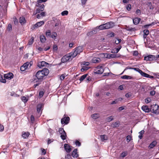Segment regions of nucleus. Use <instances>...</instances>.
Listing matches in <instances>:
<instances>
[{
	"mask_svg": "<svg viewBox=\"0 0 159 159\" xmlns=\"http://www.w3.org/2000/svg\"><path fill=\"white\" fill-rule=\"evenodd\" d=\"M113 120V118L112 116L108 117L106 119V121L108 122H110Z\"/></svg>",
	"mask_w": 159,
	"mask_h": 159,
	"instance_id": "obj_40",
	"label": "nucleus"
},
{
	"mask_svg": "<svg viewBox=\"0 0 159 159\" xmlns=\"http://www.w3.org/2000/svg\"><path fill=\"white\" fill-rule=\"evenodd\" d=\"M4 129V127L3 125L0 124V131H2Z\"/></svg>",
	"mask_w": 159,
	"mask_h": 159,
	"instance_id": "obj_60",
	"label": "nucleus"
},
{
	"mask_svg": "<svg viewBox=\"0 0 159 159\" xmlns=\"http://www.w3.org/2000/svg\"><path fill=\"white\" fill-rule=\"evenodd\" d=\"M26 20L24 17H21L20 18L19 22L21 25H23L26 23Z\"/></svg>",
	"mask_w": 159,
	"mask_h": 159,
	"instance_id": "obj_18",
	"label": "nucleus"
},
{
	"mask_svg": "<svg viewBox=\"0 0 159 159\" xmlns=\"http://www.w3.org/2000/svg\"><path fill=\"white\" fill-rule=\"evenodd\" d=\"M145 132V131L144 130H143L140 131L139 133V138L140 139H141L142 138L143 136L142 135L144 134Z\"/></svg>",
	"mask_w": 159,
	"mask_h": 159,
	"instance_id": "obj_32",
	"label": "nucleus"
},
{
	"mask_svg": "<svg viewBox=\"0 0 159 159\" xmlns=\"http://www.w3.org/2000/svg\"><path fill=\"white\" fill-rule=\"evenodd\" d=\"M31 63H32V62L31 61L30 62V63H29V62H26L25 63H27V64L26 65V66H25V67H27V69L29 68L31 65Z\"/></svg>",
	"mask_w": 159,
	"mask_h": 159,
	"instance_id": "obj_41",
	"label": "nucleus"
},
{
	"mask_svg": "<svg viewBox=\"0 0 159 159\" xmlns=\"http://www.w3.org/2000/svg\"><path fill=\"white\" fill-rule=\"evenodd\" d=\"M7 30L9 31H10L12 30V26L11 25V24H9L8 25L7 28Z\"/></svg>",
	"mask_w": 159,
	"mask_h": 159,
	"instance_id": "obj_49",
	"label": "nucleus"
},
{
	"mask_svg": "<svg viewBox=\"0 0 159 159\" xmlns=\"http://www.w3.org/2000/svg\"><path fill=\"white\" fill-rule=\"evenodd\" d=\"M30 134L29 132H23L22 134V136L24 139H26L29 136Z\"/></svg>",
	"mask_w": 159,
	"mask_h": 159,
	"instance_id": "obj_23",
	"label": "nucleus"
},
{
	"mask_svg": "<svg viewBox=\"0 0 159 159\" xmlns=\"http://www.w3.org/2000/svg\"><path fill=\"white\" fill-rule=\"evenodd\" d=\"M57 49V47L56 45H54L53 47V51H56Z\"/></svg>",
	"mask_w": 159,
	"mask_h": 159,
	"instance_id": "obj_59",
	"label": "nucleus"
},
{
	"mask_svg": "<svg viewBox=\"0 0 159 159\" xmlns=\"http://www.w3.org/2000/svg\"><path fill=\"white\" fill-rule=\"evenodd\" d=\"M98 26H97L95 29H94L91 32H90L89 33V34H96L98 31V30H99V28H98Z\"/></svg>",
	"mask_w": 159,
	"mask_h": 159,
	"instance_id": "obj_29",
	"label": "nucleus"
},
{
	"mask_svg": "<svg viewBox=\"0 0 159 159\" xmlns=\"http://www.w3.org/2000/svg\"><path fill=\"white\" fill-rule=\"evenodd\" d=\"M44 23V22L43 21H41L38 22H37L35 24L33 27V28L35 29L36 28H37L40 27L43 25Z\"/></svg>",
	"mask_w": 159,
	"mask_h": 159,
	"instance_id": "obj_14",
	"label": "nucleus"
},
{
	"mask_svg": "<svg viewBox=\"0 0 159 159\" xmlns=\"http://www.w3.org/2000/svg\"><path fill=\"white\" fill-rule=\"evenodd\" d=\"M121 46H119L118 48H116L114 49L113 52L114 53H117L121 49Z\"/></svg>",
	"mask_w": 159,
	"mask_h": 159,
	"instance_id": "obj_35",
	"label": "nucleus"
},
{
	"mask_svg": "<svg viewBox=\"0 0 159 159\" xmlns=\"http://www.w3.org/2000/svg\"><path fill=\"white\" fill-rule=\"evenodd\" d=\"M43 104H39L37 106V111L38 113H39L40 111L43 110Z\"/></svg>",
	"mask_w": 159,
	"mask_h": 159,
	"instance_id": "obj_13",
	"label": "nucleus"
},
{
	"mask_svg": "<svg viewBox=\"0 0 159 159\" xmlns=\"http://www.w3.org/2000/svg\"><path fill=\"white\" fill-rule=\"evenodd\" d=\"M57 35V34L56 32H54L52 33L51 35V37L53 39H55Z\"/></svg>",
	"mask_w": 159,
	"mask_h": 159,
	"instance_id": "obj_45",
	"label": "nucleus"
},
{
	"mask_svg": "<svg viewBox=\"0 0 159 159\" xmlns=\"http://www.w3.org/2000/svg\"><path fill=\"white\" fill-rule=\"evenodd\" d=\"M44 7V5L43 4H40V5L39 7H39L38 8L36 9V11H37V13H39L40 11H43Z\"/></svg>",
	"mask_w": 159,
	"mask_h": 159,
	"instance_id": "obj_15",
	"label": "nucleus"
},
{
	"mask_svg": "<svg viewBox=\"0 0 159 159\" xmlns=\"http://www.w3.org/2000/svg\"><path fill=\"white\" fill-rule=\"evenodd\" d=\"M48 73L49 70L47 69L44 68L41 70H39L37 72L35 76L33 77L32 79V81L34 82H38L39 80L43 79Z\"/></svg>",
	"mask_w": 159,
	"mask_h": 159,
	"instance_id": "obj_1",
	"label": "nucleus"
},
{
	"mask_svg": "<svg viewBox=\"0 0 159 159\" xmlns=\"http://www.w3.org/2000/svg\"><path fill=\"white\" fill-rule=\"evenodd\" d=\"M114 25V23L110 22L99 25L98 26V28L99 30L107 29L112 28Z\"/></svg>",
	"mask_w": 159,
	"mask_h": 159,
	"instance_id": "obj_2",
	"label": "nucleus"
},
{
	"mask_svg": "<svg viewBox=\"0 0 159 159\" xmlns=\"http://www.w3.org/2000/svg\"><path fill=\"white\" fill-rule=\"evenodd\" d=\"M89 64V63L88 62H83V63L82 64V65H83V66H88Z\"/></svg>",
	"mask_w": 159,
	"mask_h": 159,
	"instance_id": "obj_51",
	"label": "nucleus"
},
{
	"mask_svg": "<svg viewBox=\"0 0 159 159\" xmlns=\"http://www.w3.org/2000/svg\"><path fill=\"white\" fill-rule=\"evenodd\" d=\"M127 30L130 31H134L135 30V28H129L128 27L127 28Z\"/></svg>",
	"mask_w": 159,
	"mask_h": 159,
	"instance_id": "obj_46",
	"label": "nucleus"
},
{
	"mask_svg": "<svg viewBox=\"0 0 159 159\" xmlns=\"http://www.w3.org/2000/svg\"><path fill=\"white\" fill-rule=\"evenodd\" d=\"M136 13L138 15H140L141 14V11L139 9H137L136 11Z\"/></svg>",
	"mask_w": 159,
	"mask_h": 159,
	"instance_id": "obj_53",
	"label": "nucleus"
},
{
	"mask_svg": "<svg viewBox=\"0 0 159 159\" xmlns=\"http://www.w3.org/2000/svg\"><path fill=\"white\" fill-rule=\"evenodd\" d=\"M5 79V78L3 79L1 75L0 76V81L1 82L3 83H5L6 82V80Z\"/></svg>",
	"mask_w": 159,
	"mask_h": 159,
	"instance_id": "obj_44",
	"label": "nucleus"
},
{
	"mask_svg": "<svg viewBox=\"0 0 159 159\" xmlns=\"http://www.w3.org/2000/svg\"><path fill=\"white\" fill-rule=\"evenodd\" d=\"M75 144L76 145H77L79 146H80L81 145L80 143L78 141H76L75 142Z\"/></svg>",
	"mask_w": 159,
	"mask_h": 159,
	"instance_id": "obj_64",
	"label": "nucleus"
},
{
	"mask_svg": "<svg viewBox=\"0 0 159 159\" xmlns=\"http://www.w3.org/2000/svg\"><path fill=\"white\" fill-rule=\"evenodd\" d=\"M26 64L27 63H25L22 66H21V67L20 68V69L21 71H24L26 69H27V67H25Z\"/></svg>",
	"mask_w": 159,
	"mask_h": 159,
	"instance_id": "obj_33",
	"label": "nucleus"
},
{
	"mask_svg": "<svg viewBox=\"0 0 159 159\" xmlns=\"http://www.w3.org/2000/svg\"><path fill=\"white\" fill-rule=\"evenodd\" d=\"M13 77V75L12 73H9L7 74H5L4 75V77L8 80H11Z\"/></svg>",
	"mask_w": 159,
	"mask_h": 159,
	"instance_id": "obj_8",
	"label": "nucleus"
},
{
	"mask_svg": "<svg viewBox=\"0 0 159 159\" xmlns=\"http://www.w3.org/2000/svg\"><path fill=\"white\" fill-rule=\"evenodd\" d=\"M95 71L96 74H102L104 71V69L102 66L99 65L97 67Z\"/></svg>",
	"mask_w": 159,
	"mask_h": 159,
	"instance_id": "obj_4",
	"label": "nucleus"
},
{
	"mask_svg": "<svg viewBox=\"0 0 159 159\" xmlns=\"http://www.w3.org/2000/svg\"><path fill=\"white\" fill-rule=\"evenodd\" d=\"M155 59V57L153 55H149L146 57H145L144 60L146 61H152Z\"/></svg>",
	"mask_w": 159,
	"mask_h": 159,
	"instance_id": "obj_16",
	"label": "nucleus"
},
{
	"mask_svg": "<svg viewBox=\"0 0 159 159\" xmlns=\"http://www.w3.org/2000/svg\"><path fill=\"white\" fill-rule=\"evenodd\" d=\"M89 68V67H88L83 66L82 68L81 69V70L82 72H83L85 70H88Z\"/></svg>",
	"mask_w": 159,
	"mask_h": 159,
	"instance_id": "obj_38",
	"label": "nucleus"
},
{
	"mask_svg": "<svg viewBox=\"0 0 159 159\" xmlns=\"http://www.w3.org/2000/svg\"><path fill=\"white\" fill-rule=\"evenodd\" d=\"M127 154V152L125 151L122 152L120 154V156L122 157H125Z\"/></svg>",
	"mask_w": 159,
	"mask_h": 159,
	"instance_id": "obj_39",
	"label": "nucleus"
},
{
	"mask_svg": "<svg viewBox=\"0 0 159 159\" xmlns=\"http://www.w3.org/2000/svg\"><path fill=\"white\" fill-rule=\"evenodd\" d=\"M31 120L32 122H33L34 120V117L33 115H31L30 117Z\"/></svg>",
	"mask_w": 159,
	"mask_h": 159,
	"instance_id": "obj_63",
	"label": "nucleus"
},
{
	"mask_svg": "<svg viewBox=\"0 0 159 159\" xmlns=\"http://www.w3.org/2000/svg\"><path fill=\"white\" fill-rule=\"evenodd\" d=\"M151 101V99L149 98H148L145 99V102L146 103H149Z\"/></svg>",
	"mask_w": 159,
	"mask_h": 159,
	"instance_id": "obj_54",
	"label": "nucleus"
},
{
	"mask_svg": "<svg viewBox=\"0 0 159 159\" xmlns=\"http://www.w3.org/2000/svg\"><path fill=\"white\" fill-rule=\"evenodd\" d=\"M75 50L77 52L78 54H80V53L82 52L83 51V47L81 46H79L76 48Z\"/></svg>",
	"mask_w": 159,
	"mask_h": 159,
	"instance_id": "obj_22",
	"label": "nucleus"
},
{
	"mask_svg": "<svg viewBox=\"0 0 159 159\" xmlns=\"http://www.w3.org/2000/svg\"><path fill=\"white\" fill-rule=\"evenodd\" d=\"M127 140L128 142H129L131 139V137L130 136L128 135L126 137Z\"/></svg>",
	"mask_w": 159,
	"mask_h": 159,
	"instance_id": "obj_58",
	"label": "nucleus"
},
{
	"mask_svg": "<svg viewBox=\"0 0 159 159\" xmlns=\"http://www.w3.org/2000/svg\"><path fill=\"white\" fill-rule=\"evenodd\" d=\"M131 8V4H128L126 7V9L128 11H130Z\"/></svg>",
	"mask_w": 159,
	"mask_h": 159,
	"instance_id": "obj_52",
	"label": "nucleus"
},
{
	"mask_svg": "<svg viewBox=\"0 0 159 159\" xmlns=\"http://www.w3.org/2000/svg\"><path fill=\"white\" fill-rule=\"evenodd\" d=\"M152 112L156 114L158 113V105H155L152 106Z\"/></svg>",
	"mask_w": 159,
	"mask_h": 159,
	"instance_id": "obj_11",
	"label": "nucleus"
},
{
	"mask_svg": "<svg viewBox=\"0 0 159 159\" xmlns=\"http://www.w3.org/2000/svg\"><path fill=\"white\" fill-rule=\"evenodd\" d=\"M64 147L66 151L68 153L70 152L71 151V146L67 144H65L64 145Z\"/></svg>",
	"mask_w": 159,
	"mask_h": 159,
	"instance_id": "obj_12",
	"label": "nucleus"
},
{
	"mask_svg": "<svg viewBox=\"0 0 159 159\" xmlns=\"http://www.w3.org/2000/svg\"><path fill=\"white\" fill-rule=\"evenodd\" d=\"M102 57H103L107 58H114L115 57V55L114 54H108L107 53H102L101 54Z\"/></svg>",
	"mask_w": 159,
	"mask_h": 159,
	"instance_id": "obj_7",
	"label": "nucleus"
},
{
	"mask_svg": "<svg viewBox=\"0 0 159 159\" xmlns=\"http://www.w3.org/2000/svg\"><path fill=\"white\" fill-rule=\"evenodd\" d=\"M11 95L12 96H13L15 97H19V95H17V94H16L15 93H14V92L11 93Z\"/></svg>",
	"mask_w": 159,
	"mask_h": 159,
	"instance_id": "obj_62",
	"label": "nucleus"
},
{
	"mask_svg": "<svg viewBox=\"0 0 159 159\" xmlns=\"http://www.w3.org/2000/svg\"><path fill=\"white\" fill-rule=\"evenodd\" d=\"M70 120V118L69 117H64L61 119V122L62 124H67L68 123V122Z\"/></svg>",
	"mask_w": 159,
	"mask_h": 159,
	"instance_id": "obj_9",
	"label": "nucleus"
},
{
	"mask_svg": "<svg viewBox=\"0 0 159 159\" xmlns=\"http://www.w3.org/2000/svg\"><path fill=\"white\" fill-rule=\"evenodd\" d=\"M47 0H38L36 4V6L39 7L41 3L43 2H45Z\"/></svg>",
	"mask_w": 159,
	"mask_h": 159,
	"instance_id": "obj_28",
	"label": "nucleus"
},
{
	"mask_svg": "<svg viewBox=\"0 0 159 159\" xmlns=\"http://www.w3.org/2000/svg\"><path fill=\"white\" fill-rule=\"evenodd\" d=\"M119 125V122L118 121H116L114 123H112V126L113 127H118Z\"/></svg>",
	"mask_w": 159,
	"mask_h": 159,
	"instance_id": "obj_31",
	"label": "nucleus"
},
{
	"mask_svg": "<svg viewBox=\"0 0 159 159\" xmlns=\"http://www.w3.org/2000/svg\"><path fill=\"white\" fill-rule=\"evenodd\" d=\"M40 39L41 41L43 43L46 40V39L44 36L42 35V36H40Z\"/></svg>",
	"mask_w": 159,
	"mask_h": 159,
	"instance_id": "obj_34",
	"label": "nucleus"
},
{
	"mask_svg": "<svg viewBox=\"0 0 159 159\" xmlns=\"http://www.w3.org/2000/svg\"><path fill=\"white\" fill-rule=\"evenodd\" d=\"M65 158L66 159H70L71 158V157L69 154H67L66 155Z\"/></svg>",
	"mask_w": 159,
	"mask_h": 159,
	"instance_id": "obj_57",
	"label": "nucleus"
},
{
	"mask_svg": "<svg viewBox=\"0 0 159 159\" xmlns=\"http://www.w3.org/2000/svg\"><path fill=\"white\" fill-rule=\"evenodd\" d=\"M34 41V38L33 37H31L30 39V40L28 43V44L29 45H31L33 43Z\"/></svg>",
	"mask_w": 159,
	"mask_h": 159,
	"instance_id": "obj_37",
	"label": "nucleus"
},
{
	"mask_svg": "<svg viewBox=\"0 0 159 159\" xmlns=\"http://www.w3.org/2000/svg\"><path fill=\"white\" fill-rule=\"evenodd\" d=\"M157 143L156 141H153L148 146V147L150 148H153L157 144Z\"/></svg>",
	"mask_w": 159,
	"mask_h": 159,
	"instance_id": "obj_26",
	"label": "nucleus"
},
{
	"mask_svg": "<svg viewBox=\"0 0 159 159\" xmlns=\"http://www.w3.org/2000/svg\"><path fill=\"white\" fill-rule=\"evenodd\" d=\"M121 78L123 79H131L132 77L130 76L125 75L121 76Z\"/></svg>",
	"mask_w": 159,
	"mask_h": 159,
	"instance_id": "obj_30",
	"label": "nucleus"
},
{
	"mask_svg": "<svg viewBox=\"0 0 159 159\" xmlns=\"http://www.w3.org/2000/svg\"><path fill=\"white\" fill-rule=\"evenodd\" d=\"M48 63L44 61H42L39 63L38 66L40 68H42L44 66H46L48 65Z\"/></svg>",
	"mask_w": 159,
	"mask_h": 159,
	"instance_id": "obj_10",
	"label": "nucleus"
},
{
	"mask_svg": "<svg viewBox=\"0 0 159 159\" xmlns=\"http://www.w3.org/2000/svg\"><path fill=\"white\" fill-rule=\"evenodd\" d=\"M77 149H75L74 150L72 153V156L74 158H77L78 157V154L77 152Z\"/></svg>",
	"mask_w": 159,
	"mask_h": 159,
	"instance_id": "obj_19",
	"label": "nucleus"
},
{
	"mask_svg": "<svg viewBox=\"0 0 159 159\" xmlns=\"http://www.w3.org/2000/svg\"><path fill=\"white\" fill-rule=\"evenodd\" d=\"M21 99L22 101L24 103H26L28 101V99L25 96H23L21 97Z\"/></svg>",
	"mask_w": 159,
	"mask_h": 159,
	"instance_id": "obj_43",
	"label": "nucleus"
},
{
	"mask_svg": "<svg viewBox=\"0 0 159 159\" xmlns=\"http://www.w3.org/2000/svg\"><path fill=\"white\" fill-rule=\"evenodd\" d=\"M87 74H84L82 75L80 77V80L81 81H83L87 77Z\"/></svg>",
	"mask_w": 159,
	"mask_h": 159,
	"instance_id": "obj_36",
	"label": "nucleus"
},
{
	"mask_svg": "<svg viewBox=\"0 0 159 159\" xmlns=\"http://www.w3.org/2000/svg\"><path fill=\"white\" fill-rule=\"evenodd\" d=\"M142 110L146 112H149L151 110L147 106H143L142 107Z\"/></svg>",
	"mask_w": 159,
	"mask_h": 159,
	"instance_id": "obj_17",
	"label": "nucleus"
},
{
	"mask_svg": "<svg viewBox=\"0 0 159 159\" xmlns=\"http://www.w3.org/2000/svg\"><path fill=\"white\" fill-rule=\"evenodd\" d=\"M118 102V99H116L114 101H113L111 103V104H116Z\"/></svg>",
	"mask_w": 159,
	"mask_h": 159,
	"instance_id": "obj_55",
	"label": "nucleus"
},
{
	"mask_svg": "<svg viewBox=\"0 0 159 159\" xmlns=\"http://www.w3.org/2000/svg\"><path fill=\"white\" fill-rule=\"evenodd\" d=\"M59 133L61 134V139L63 140H65L66 138V135L63 129L60 128L59 129Z\"/></svg>",
	"mask_w": 159,
	"mask_h": 159,
	"instance_id": "obj_5",
	"label": "nucleus"
},
{
	"mask_svg": "<svg viewBox=\"0 0 159 159\" xmlns=\"http://www.w3.org/2000/svg\"><path fill=\"white\" fill-rule=\"evenodd\" d=\"M78 53L75 50L73 52L70 53L69 54V55L70 56V57L72 58V59L75 57Z\"/></svg>",
	"mask_w": 159,
	"mask_h": 159,
	"instance_id": "obj_20",
	"label": "nucleus"
},
{
	"mask_svg": "<svg viewBox=\"0 0 159 159\" xmlns=\"http://www.w3.org/2000/svg\"><path fill=\"white\" fill-rule=\"evenodd\" d=\"M46 35L47 36H50L51 35V31L48 30L46 31Z\"/></svg>",
	"mask_w": 159,
	"mask_h": 159,
	"instance_id": "obj_50",
	"label": "nucleus"
},
{
	"mask_svg": "<svg viewBox=\"0 0 159 159\" xmlns=\"http://www.w3.org/2000/svg\"><path fill=\"white\" fill-rule=\"evenodd\" d=\"M65 78V76L64 75H61L60 77V79L61 80H63Z\"/></svg>",
	"mask_w": 159,
	"mask_h": 159,
	"instance_id": "obj_61",
	"label": "nucleus"
},
{
	"mask_svg": "<svg viewBox=\"0 0 159 159\" xmlns=\"http://www.w3.org/2000/svg\"><path fill=\"white\" fill-rule=\"evenodd\" d=\"M91 117L94 119H96L100 117V115L98 113H95L91 115Z\"/></svg>",
	"mask_w": 159,
	"mask_h": 159,
	"instance_id": "obj_24",
	"label": "nucleus"
},
{
	"mask_svg": "<svg viewBox=\"0 0 159 159\" xmlns=\"http://www.w3.org/2000/svg\"><path fill=\"white\" fill-rule=\"evenodd\" d=\"M43 94L44 92L43 91H40V92H39V95L40 98H41L42 97Z\"/></svg>",
	"mask_w": 159,
	"mask_h": 159,
	"instance_id": "obj_56",
	"label": "nucleus"
},
{
	"mask_svg": "<svg viewBox=\"0 0 159 159\" xmlns=\"http://www.w3.org/2000/svg\"><path fill=\"white\" fill-rule=\"evenodd\" d=\"M134 69L138 71L141 75L143 77L150 79H153L154 78V77L153 76L150 75L149 74L143 72L142 70L138 68H135Z\"/></svg>",
	"mask_w": 159,
	"mask_h": 159,
	"instance_id": "obj_3",
	"label": "nucleus"
},
{
	"mask_svg": "<svg viewBox=\"0 0 159 159\" xmlns=\"http://www.w3.org/2000/svg\"><path fill=\"white\" fill-rule=\"evenodd\" d=\"M143 33L145 35H148L149 33V31L148 30H143Z\"/></svg>",
	"mask_w": 159,
	"mask_h": 159,
	"instance_id": "obj_48",
	"label": "nucleus"
},
{
	"mask_svg": "<svg viewBox=\"0 0 159 159\" xmlns=\"http://www.w3.org/2000/svg\"><path fill=\"white\" fill-rule=\"evenodd\" d=\"M68 14V11H64L61 13V15L62 16L67 15Z\"/></svg>",
	"mask_w": 159,
	"mask_h": 159,
	"instance_id": "obj_42",
	"label": "nucleus"
},
{
	"mask_svg": "<svg viewBox=\"0 0 159 159\" xmlns=\"http://www.w3.org/2000/svg\"><path fill=\"white\" fill-rule=\"evenodd\" d=\"M141 19L139 18H135L133 19V22L134 24L137 25L139 23Z\"/></svg>",
	"mask_w": 159,
	"mask_h": 159,
	"instance_id": "obj_25",
	"label": "nucleus"
},
{
	"mask_svg": "<svg viewBox=\"0 0 159 159\" xmlns=\"http://www.w3.org/2000/svg\"><path fill=\"white\" fill-rule=\"evenodd\" d=\"M100 138L101 139V140L102 141H104L105 140H107L108 139L107 137V135H102L100 136Z\"/></svg>",
	"mask_w": 159,
	"mask_h": 159,
	"instance_id": "obj_27",
	"label": "nucleus"
},
{
	"mask_svg": "<svg viewBox=\"0 0 159 159\" xmlns=\"http://www.w3.org/2000/svg\"><path fill=\"white\" fill-rule=\"evenodd\" d=\"M72 58L70 57V56L69 54L66 55L63 57L61 59V61L62 63H65L68 61L71 60Z\"/></svg>",
	"mask_w": 159,
	"mask_h": 159,
	"instance_id": "obj_6",
	"label": "nucleus"
},
{
	"mask_svg": "<svg viewBox=\"0 0 159 159\" xmlns=\"http://www.w3.org/2000/svg\"><path fill=\"white\" fill-rule=\"evenodd\" d=\"M121 41V39H119L117 38L115 41V43L116 44H118L119 43H120Z\"/></svg>",
	"mask_w": 159,
	"mask_h": 159,
	"instance_id": "obj_47",
	"label": "nucleus"
},
{
	"mask_svg": "<svg viewBox=\"0 0 159 159\" xmlns=\"http://www.w3.org/2000/svg\"><path fill=\"white\" fill-rule=\"evenodd\" d=\"M92 62L94 63H98L101 61V59L98 57H94L92 60Z\"/></svg>",
	"mask_w": 159,
	"mask_h": 159,
	"instance_id": "obj_21",
	"label": "nucleus"
}]
</instances>
